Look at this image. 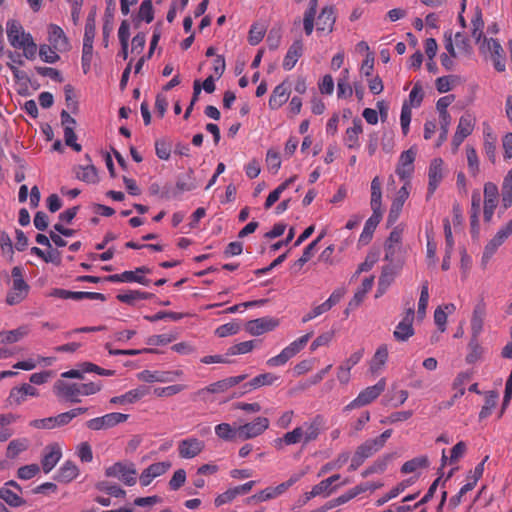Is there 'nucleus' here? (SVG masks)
<instances>
[{"instance_id":"obj_1","label":"nucleus","mask_w":512,"mask_h":512,"mask_svg":"<svg viewBox=\"0 0 512 512\" xmlns=\"http://www.w3.org/2000/svg\"><path fill=\"white\" fill-rule=\"evenodd\" d=\"M7 38L11 46L22 50L23 56L28 60H34L38 47L30 33L25 32L20 22L10 20L6 24Z\"/></svg>"},{"instance_id":"obj_2","label":"nucleus","mask_w":512,"mask_h":512,"mask_svg":"<svg viewBox=\"0 0 512 512\" xmlns=\"http://www.w3.org/2000/svg\"><path fill=\"white\" fill-rule=\"evenodd\" d=\"M102 388L100 382L89 383H69L58 380L53 387L55 395L71 403H79L80 396H89L96 394Z\"/></svg>"},{"instance_id":"obj_3","label":"nucleus","mask_w":512,"mask_h":512,"mask_svg":"<svg viewBox=\"0 0 512 512\" xmlns=\"http://www.w3.org/2000/svg\"><path fill=\"white\" fill-rule=\"evenodd\" d=\"M30 286L24 280L23 269L15 266L11 271V288L6 296L8 305H17L21 303L29 294Z\"/></svg>"},{"instance_id":"obj_4","label":"nucleus","mask_w":512,"mask_h":512,"mask_svg":"<svg viewBox=\"0 0 512 512\" xmlns=\"http://www.w3.org/2000/svg\"><path fill=\"white\" fill-rule=\"evenodd\" d=\"M385 389L386 380L385 378H381L375 385L363 389L355 399H353L343 408V412L347 413L353 409L369 405L375 401L384 392Z\"/></svg>"},{"instance_id":"obj_5","label":"nucleus","mask_w":512,"mask_h":512,"mask_svg":"<svg viewBox=\"0 0 512 512\" xmlns=\"http://www.w3.org/2000/svg\"><path fill=\"white\" fill-rule=\"evenodd\" d=\"M313 332L307 333L291 342L278 355L267 360L269 367H278L285 365L291 358L297 355L308 343Z\"/></svg>"},{"instance_id":"obj_6","label":"nucleus","mask_w":512,"mask_h":512,"mask_svg":"<svg viewBox=\"0 0 512 512\" xmlns=\"http://www.w3.org/2000/svg\"><path fill=\"white\" fill-rule=\"evenodd\" d=\"M105 475L118 478L127 486H133L137 481V472L132 463L116 462L105 469Z\"/></svg>"},{"instance_id":"obj_7","label":"nucleus","mask_w":512,"mask_h":512,"mask_svg":"<svg viewBox=\"0 0 512 512\" xmlns=\"http://www.w3.org/2000/svg\"><path fill=\"white\" fill-rule=\"evenodd\" d=\"M128 417L129 415L127 414L112 412L105 414L101 417H96L88 420L86 422V427L94 431L109 429L120 423L125 422L128 419Z\"/></svg>"},{"instance_id":"obj_8","label":"nucleus","mask_w":512,"mask_h":512,"mask_svg":"<svg viewBox=\"0 0 512 512\" xmlns=\"http://www.w3.org/2000/svg\"><path fill=\"white\" fill-rule=\"evenodd\" d=\"M205 449V442L197 437L191 436L178 442V455L182 459H193L200 455Z\"/></svg>"},{"instance_id":"obj_9","label":"nucleus","mask_w":512,"mask_h":512,"mask_svg":"<svg viewBox=\"0 0 512 512\" xmlns=\"http://www.w3.org/2000/svg\"><path fill=\"white\" fill-rule=\"evenodd\" d=\"M415 312L413 307L406 309L402 320L397 324L393 331V337L398 342H406L411 338L415 331L413 328V321Z\"/></svg>"},{"instance_id":"obj_10","label":"nucleus","mask_w":512,"mask_h":512,"mask_svg":"<svg viewBox=\"0 0 512 512\" xmlns=\"http://www.w3.org/2000/svg\"><path fill=\"white\" fill-rule=\"evenodd\" d=\"M474 126L475 118L471 114L465 113L460 117L451 143L454 151H456L463 141L472 134Z\"/></svg>"},{"instance_id":"obj_11","label":"nucleus","mask_w":512,"mask_h":512,"mask_svg":"<svg viewBox=\"0 0 512 512\" xmlns=\"http://www.w3.org/2000/svg\"><path fill=\"white\" fill-rule=\"evenodd\" d=\"M482 48L490 53L495 70L504 72L506 69L505 52L500 42L493 38H484Z\"/></svg>"},{"instance_id":"obj_12","label":"nucleus","mask_w":512,"mask_h":512,"mask_svg":"<svg viewBox=\"0 0 512 512\" xmlns=\"http://www.w3.org/2000/svg\"><path fill=\"white\" fill-rule=\"evenodd\" d=\"M512 233V219L502 228L498 230L496 235L485 246L482 261L488 262L497 249L505 242Z\"/></svg>"},{"instance_id":"obj_13","label":"nucleus","mask_w":512,"mask_h":512,"mask_svg":"<svg viewBox=\"0 0 512 512\" xmlns=\"http://www.w3.org/2000/svg\"><path fill=\"white\" fill-rule=\"evenodd\" d=\"M270 422L266 417H257L252 422L239 425L240 440H248L260 436L269 428Z\"/></svg>"},{"instance_id":"obj_14","label":"nucleus","mask_w":512,"mask_h":512,"mask_svg":"<svg viewBox=\"0 0 512 512\" xmlns=\"http://www.w3.org/2000/svg\"><path fill=\"white\" fill-rule=\"evenodd\" d=\"M499 199V190L498 187L492 183L487 182L484 184V208H483V214H484V220L486 222H490L495 208L497 207Z\"/></svg>"},{"instance_id":"obj_15","label":"nucleus","mask_w":512,"mask_h":512,"mask_svg":"<svg viewBox=\"0 0 512 512\" xmlns=\"http://www.w3.org/2000/svg\"><path fill=\"white\" fill-rule=\"evenodd\" d=\"M444 162L441 158H434L428 169L427 198H430L444 178Z\"/></svg>"},{"instance_id":"obj_16","label":"nucleus","mask_w":512,"mask_h":512,"mask_svg":"<svg viewBox=\"0 0 512 512\" xmlns=\"http://www.w3.org/2000/svg\"><path fill=\"white\" fill-rule=\"evenodd\" d=\"M415 157L416 151L413 148H410L401 153L398 165L396 167V174L399 176L401 180L409 182V179L411 178L414 172Z\"/></svg>"},{"instance_id":"obj_17","label":"nucleus","mask_w":512,"mask_h":512,"mask_svg":"<svg viewBox=\"0 0 512 512\" xmlns=\"http://www.w3.org/2000/svg\"><path fill=\"white\" fill-rule=\"evenodd\" d=\"M279 325V321L272 317H261L250 320L245 325V330L253 335L259 336L266 332L272 331Z\"/></svg>"},{"instance_id":"obj_18","label":"nucleus","mask_w":512,"mask_h":512,"mask_svg":"<svg viewBox=\"0 0 512 512\" xmlns=\"http://www.w3.org/2000/svg\"><path fill=\"white\" fill-rule=\"evenodd\" d=\"M325 420L321 415H316L309 421L300 426L304 437V445L317 440L322 430L324 429Z\"/></svg>"},{"instance_id":"obj_19","label":"nucleus","mask_w":512,"mask_h":512,"mask_svg":"<svg viewBox=\"0 0 512 512\" xmlns=\"http://www.w3.org/2000/svg\"><path fill=\"white\" fill-rule=\"evenodd\" d=\"M171 466L172 464L170 461L156 462L149 465L140 474V484L143 487L150 485L155 478L164 475L171 468Z\"/></svg>"},{"instance_id":"obj_20","label":"nucleus","mask_w":512,"mask_h":512,"mask_svg":"<svg viewBox=\"0 0 512 512\" xmlns=\"http://www.w3.org/2000/svg\"><path fill=\"white\" fill-rule=\"evenodd\" d=\"M21 494L22 488L13 480L6 482L5 486L2 487V500L10 506L19 507L25 503Z\"/></svg>"},{"instance_id":"obj_21","label":"nucleus","mask_w":512,"mask_h":512,"mask_svg":"<svg viewBox=\"0 0 512 512\" xmlns=\"http://www.w3.org/2000/svg\"><path fill=\"white\" fill-rule=\"evenodd\" d=\"M410 182H405L404 185L398 190L396 198L391 204V208L388 215V223L393 224L399 218L401 210L405 201L408 199L410 191Z\"/></svg>"},{"instance_id":"obj_22","label":"nucleus","mask_w":512,"mask_h":512,"mask_svg":"<svg viewBox=\"0 0 512 512\" xmlns=\"http://www.w3.org/2000/svg\"><path fill=\"white\" fill-rule=\"evenodd\" d=\"M48 41L59 52L67 51L70 48L68 38L63 29L56 24L48 26Z\"/></svg>"},{"instance_id":"obj_23","label":"nucleus","mask_w":512,"mask_h":512,"mask_svg":"<svg viewBox=\"0 0 512 512\" xmlns=\"http://www.w3.org/2000/svg\"><path fill=\"white\" fill-rule=\"evenodd\" d=\"M61 457L62 452L57 444L47 446L41 459V467L43 471L46 474L49 473L57 465Z\"/></svg>"},{"instance_id":"obj_24","label":"nucleus","mask_w":512,"mask_h":512,"mask_svg":"<svg viewBox=\"0 0 512 512\" xmlns=\"http://www.w3.org/2000/svg\"><path fill=\"white\" fill-rule=\"evenodd\" d=\"M352 123V127L346 129L343 141L347 148L359 149V137L363 133L362 121L359 118H355Z\"/></svg>"},{"instance_id":"obj_25","label":"nucleus","mask_w":512,"mask_h":512,"mask_svg":"<svg viewBox=\"0 0 512 512\" xmlns=\"http://www.w3.org/2000/svg\"><path fill=\"white\" fill-rule=\"evenodd\" d=\"M69 424L68 415L60 413L57 416L47 417L43 419H35L30 422V426L37 429H53Z\"/></svg>"},{"instance_id":"obj_26","label":"nucleus","mask_w":512,"mask_h":512,"mask_svg":"<svg viewBox=\"0 0 512 512\" xmlns=\"http://www.w3.org/2000/svg\"><path fill=\"white\" fill-rule=\"evenodd\" d=\"M290 95V87L286 82H282L277 85L269 98V107L272 110L279 109L283 104H285Z\"/></svg>"},{"instance_id":"obj_27","label":"nucleus","mask_w":512,"mask_h":512,"mask_svg":"<svg viewBox=\"0 0 512 512\" xmlns=\"http://www.w3.org/2000/svg\"><path fill=\"white\" fill-rule=\"evenodd\" d=\"M481 211V194L478 189L472 192L471 196V209H470V224L471 233L473 236L479 233V215Z\"/></svg>"},{"instance_id":"obj_28","label":"nucleus","mask_w":512,"mask_h":512,"mask_svg":"<svg viewBox=\"0 0 512 512\" xmlns=\"http://www.w3.org/2000/svg\"><path fill=\"white\" fill-rule=\"evenodd\" d=\"M486 315V304L483 300L479 301L474 309L471 318V331L473 337H478L483 329L484 318Z\"/></svg>"},{"instance_id":"obj_29","label":"nucleus","mask_w":512,"mask_h":512,"mask_svg":"<svg viewBox=\"0 0 512 512\" xmlns=\"http://www.w3.org/2000/svg\"><path fill=\"white\" fill-rule=\"evenodd\" d=\"M303 54V43L301 40H295L291 46L289 47L285 57H284V60H283V69L286 70V71H290L292 70L298 59L302 56Z\"/></svg>"},{"instance_id":"obj_30","label":"nucleus","mask_w":512,"mask_h":512,"mask_svg":"<svg viewBox=\"0 0 512 512\" xmlns=\"http://www.w3.org/2000/svg\"><path fill=\"white\" fill-rule=\"evenodd\" d=\"M247 375H238L233 377H228L226 379L219 380L217 382H214L207 386L205 388L206 391L210 393H223L226 392L228 389L238 385L242 381L246 379Z\"/></svg>"},{"instance_id":"obj_31","label":"nucleus","mask_w":512,"mask_h":512,"mask_svg":"<svg viewBox=\"0 0 512 512\" xmlns=\"http://www.w3.org/2000/svg\"><path fill=\"white\" fill-rule=\"evenodd\" d=\"M146 394L147 389L145 387H138L136 389L129 390L123 395L112 397L110 399V403L115 405L133 404L143 398Z\"/></svg>"},{"instance_id":"obj_32","label":"nucleus","mask_w":512,"mask_h":512,"mask_svg":"<svg viewBox=\"0 0 512 512\" xmlns=\"http://www.w3.org/2000/svg\"><path fill=\"white\" fill-rule=\"evenodd\" d=\"M336 17L332 7H324L317 17L316 28L317 31L331 32L335 23Z\"/></svg>"},{"instance_id":"obj_33","label":"nucleus","mask_w":512,"mask_h":512,"mask_svg":"<svg viewBox=\"0 0 512 512\" xmlns=\"http://www.w3.org/2000/svg\"><path fill=\"white\" fill-rule=\"evenodd\" d=\"M381 219H382V213H378V212L372 213V215L365 222L363 231L359 237L360 243L366 245L371 241L373 233L376 230Z\"/></svg>"},{"instance_id":"obj_34","label":"nucleus","mask_w":512,"mask_h":512,"mask_svg":"<svg viewBox=\"0 0 512 512\" xmlns=\"http://www.w3.org/2000/svg\"><path fill=\"white\" fill-rule=\"evenodd\" d=\"M10 59L11 63H8L7 65L11 69L14 78L19 84L27 87L28 83L30 82V78L25 71L19 69V66L24 64L21 56L19 54L16 56L10 55Z\"/></svg>"},{"instance_id":"obj_35","label":"nucleus","mask_w":512,"mask_h":512,"mask_svg":"<svg viewBox=\"0 0 512 512\" xmlns=\"http://www.w3.org/2000/svg\"><path fill=\"white\" fill-rule=\"evenodd\" d=\"M150 272V269L142 266L136 268L134 271H124L123 272V278L124 283H139L144 286H149L151 283V280L146 278L144 274H147Z\"/></svg>"},{"instance_id":"obj_36","label":"nucleus","mask_w":512,"mask_h":512,"mask_svg":"<svg viewBox=\"0 0 512 512\" xmlns=\"http://www.w3.org/2000/svg\"><path fill=\"white\" fill-rule=\"evenodd\" d=\"M216 436L224 441H234L240 439L239 426L234 427L229 423H220L214 428Z\"/></svg>"},{"instance_id":"obj_37","label":"nucleus","mask_w":512,"mask_h":512,"mask_svg":"<svg viewBox=\"0 0 512 512\" xmlns=\"http://www.w3.org/2000/svg\"><path fill=\"white\" fill-rule=\"evenodd\" d=\"M30 445V441L26 437L17 438L9 442L6 448V458L15 459L22 452L26 451Z\"/></svg>"},{"instance_id":"obj_38","label":"nucleus","mask_w":512,"mask_h":512,"mask_svg":"<svg viewBox=\"0 0 512 512\" xmlns=\"http://www.w3.org/2000/svg\"><path fill=\"white\" fill-rule=\"evenodd\" d=\"M388 360V347L385 344L380 345L370 361V371L373 374L378 373Z\"/></svg>"},{"instance_id":"obj_39","label":"nucleus","mask_w":512,"mask_h":512,"mask_svg":"<svg viewBox=\"0 0 512 512\" xmlns=\"http://www.w3.org/2000/svg\"><path fill=\"white\" fill-rule=\"evenodd\" d=\"M402 241V230H400L398 227L394 228L385 244V258L386 259H393V256L396 252V250L399 248Z\"/></svg>"},{"instance_id":"obj_40","label":"nucleus","mask_w":512,"mask_h":512,"mask_svg":"<svg viewBox=\"0 0 512 512\" xmlns=\"http://www.w3.org/2000/svg\"><path fill=\"white\" fill-rule=\"evenodd\" d=\"M154 295L152 293L140 291V290H129L125 293L118 294L116 296L117 300L128 304V305H135L137 301L140 300H147L152 298Z\"/></svg>"},{"instance_id":"obj_41","label":"nucleus","mask_w":512,"mask_h":512,"mask_svg":"<svg viewBox=\"0 0 512 512\" xmlns=\"http://www.w3.org/2000/svg\"><path fill=\"white\" fill-rule=\"evenodd\" d=\"M382 191L381 181L378 176H375L371 181V209L373 212L382 213L381 210Z\"/></svg>"},{"instance_id":"obj_42","label":"nucleus","mask_w":512,"mask_h":512,"mask_svg":"<svg viewBox=\"0 0 512 512\" xmlns=\"http://www.w3.org/2000/svg\"><path fill=\"white\" fill-rule=\"evenodd\" d=\"M137 377L140 381L147 382V383L171 382V378L169 377V374L166 371L143 370L140 373H138Z\"/></svg>"},{"instance_id":"obj_43","label":"nucleus","mask_w":512,"mask_h":512,"mask_svg":"<svg viewBox=\"0 0 512 512\" xmlns=\"http://www.w3.org/2000/svg\"><path fill=\"white\" fill-rule=\"evenodd\" d=\"M465 150L468 172L471 177L476 178L480 173V160L477 151L473 146L470 145H467Z\"/></svg>"},{"instance_id":"obj_44","label":"nucleus","mask_w":512,"mask_h":512,"mask_svg":"<svg viewBox=\"0 0 512 512\" xmlns=\"http://www.w3.org/2000/svg\"><path fill=\"white\" fill-rule=\"evenodd\" d=\"M278 380H279V376H277L273 373H270V372H266V373L259 374V375L255 376L244 386L245 387L249 386L250 390L257 389L262 386H271Z\"/></svg>"},{"instance_id":"obj_45","label":"nucleus","mask_w":512,"mask_h":512,"mask_svg":"<svg viewBox=\"0 0 512 512\" xmlns=\"http://www.w3.org/2000/svg\"><path fill=\"white\" fill-rule=\"evenodd\" d=\"M79 474V469L75 463L66 461L58 470L56 479L60 482H70Z\"/></svg>"},{"instance_id":"obj_46","label":"nucleus","mask_w":512,"mask_h":512,"mask_svg":"<svg viewBox=\"0 0 512 512\" xmlns=\"http://www.w3.org/2000/svg\"><path fill=\"white\" fill-rule=\"evenodd\" d=\"M296 180V176H292L281 183L277 188L271 191L265 201V209L272 207L280 198L281 194Z\"/></svg>"},{"instance_id":"obj_47","label":"nucleus","mask_w":512,"mask_h":512,"mask_svg":"<svg viewBox=\"0 0 512 512\" xmlns=\"http://www.w3.org/2000/svg\"><path fill=\"white\" fill-rule=\"evenodd\" d=\"M318 0H310L309 7L304 13L303 26L306 35H311L314 29V20L317 12Z\"/></svg>"},{"instance_id":"obj_48","label":"nucleus","mask_w":512,"mask_h":512,"mask_svg":"<svg viewBox=\"0 0 512 512\" xmlns=\"http://www.w3.org/2000/svg\"><path fill=\"white\" fill-rule=\"evenodd\" d=\"M383 447L378 443V441L373 439H368L359 445L356 449V452L363 458L367 459L373 456L376 452L381 450Z\"/></svg>"},{"instance_id":"obj_49","label":"nucleus","mask_w":512,"mask_h":512,"mask_svg":"<svg viewBox=\"0 0 512 512\" xmlns=\"http://www.w3.org/2000/svg\"><path fill=\"white\" fill-rule=\"evenodd\" d=\"M502 205L505 209L512 205V169L508 171L502 183Z\"/></svg>"},{"instance_id":"obj_50","label":"nucleus","mask_w":512,"mask_h":512,"mask_svg":"<svg viewBox=\"0 0 512 512\" xmlns=\"http://www.w3.org/2000/svg\"><path fill=\"white\" fill-rule=\"evenodd\" d=\"M429 461L426 456L416 457L409 461H406L402 467V473L408 474L415 472L418 468L428 467Z\"/></svg>"},{"instance_id":"obj_51","label":"nucleus","mask_w":512,"mask_h":512,"mask_svg":"<svg viewBox=\"0 0 512 512\" xmlns=\"http://www.w3.org/2000/svg\"><path fill=\"white\" fill-rule=\"evenodd\" d=\"M277 494L274 487H267L258 493L247 498V503H261L277 498Z\"/></svg>"},{"instance_id":"obj_52","label":"nucleus","mask_w":512,"mask_h":512,"mask_svg":"<svg viewBox=\"0 0 512 512\" xmlns=\"http://www.w3.org/2000/svg\"><path fill=\"white\" fill-rule=\"evenodd\" d=\"M29 333L27 326H21L17 329L2 332V342L15 343L24 338Z\"/></svg>"},{"instance_id":"obj_53","label":"nucleus","mask_w":512,"mask_h":512,"mask_svg":"<svg viewBox=\"0 0 512 512\" xmlns=\"http://www.w3.org/2000/svg\"><path fill=\"white\" fill-rule=\"evenodd\" d=\"M76 177L86 183H95L97 181V172L93 165L79 166L76 171Z\"/></svg>"},{"instance_id":"obj_54","label":"nucleus","mask_w":512,"mask_h":512,"mask_svg":"<svg viewBox=\"0 0 512 512\" xmlns=\"http://www.w3.org/2000/svg\"><path fill=\"white\" fill-rule=\"evenodd\" d=\"M96 488L99 491L106 492L107 494L116 498H124L126 496V491L124 489L116 484H111L106 481L97 483Z\"/></svg>"},{"instance_id":"obj_55","label":"nucleus","mask_w":512,"mask_h":512,"mask_svg":"<svg viewBox=\"0 0 512 512\" xmlns=\"http://www.w3.org/2000/svg\"><path fill=\"white\" fill-rule=\"evenodd\" d=\"M428 301H429V284L427 281H425L421 286V293H420V298H419V302H418L417 316L420 319H423L426 315Z\"/></svg>"},{"instance_id":"obj_56","label":"nucleus","mask_w":512,"mask_h":512,"mask_svg":"<svg viewBox=\"0 0 512 512\" xmlns=\"http://www.w3.org/2000/svg\"><path fill=\"white\" fill-rule=\"evenodd\" d=\"M58 50H55L52 45L43 44L39 47V56L42 61L46 63H55L60 57L58 55Z\"/></svg>"},{"instance_id":"obj_57","label":"nucleus","mask_w":512,"mask_h":512,"mask_svg":"<svg viewBox=\"0 0 512 512\" xmlns=\"http://www.w3.org/2000/svg\"><path fill=\"white\" fill-rule=\"evenodd\" d=\"M423 97L424 93L422 85L419 82H416L409 93L408 100H406L405 102H408V105L411 109L412 107L417 108L421 105Z\"/></svg>"},{"instance_id":"obj_58","label":"nucleus","mask_w":512,"mask_h":512,"mask_svg":"<svg viewBox=\"0 0 512 512\" xmlns=\"http://www.w3.org/2000/svg\"><path fill=\"white\" fill-rule=\"evenodd\" d=\"M370 412L363 411L355 420L350 423V434L357 435L361 432L366 424L370 421Z\"/></svg>"},{"instance_id":"obj_59","label":"nucleus","mask_w":512,"mask_h":512,"mask_svg":"<svg viewBox=\"0 0 512 512\" xmlns=\"http://www.w3.org/2000/svg\"><path fill=\"white\" fill-rule=\"evenodd\" d=\"M193 172L190 171L188 174L179 177V179L176 182V189L179 192H188L194 190L197 185L195 182V179L192 176Z\"/></svg>"},{"instance_id":"obj_60","label":"nucleus","mask_w":512,"mask_h":512,"mask_svg":"<svg viewBox=\"0 0 512 512\" xmlns=\"http://www.w3.org/2000/svg\"><path fill=\"white\" fill-rule=\"evenodd\" d=\"M242 495L238 486L227 489L215 498V505L222 506L232 502L237 496Z\"/></svg>"},{"instance_id":"obj_61","label":"nucleus","mask_w":512,"mask_h":512,"mask_svg":"<svg viewBox=\"0 0 512 512\" xmlns=\"http://www.w3.org/2000/svg\"><path fill=\"white\" fill-rule=\"evenodd\" d=\"M254 348V341H244L237 343L235 345H232L228 348L226 355L227 356H234V355H240V354H246L253 350Z\"/></svg>"},{"instance_id":"obj_62","label":"nucleus","mask_w":512,"mask_h":512,"mask_svg":"<svg viewBox=\"0 0 512 512\" xmlns=\"http://www.w3.org/2000/svg\"><path fill=\"white\" fill-rule=\"evenodd\" d=\"M239 330H240L239 323L232 321V322L225 323V324L217 327L215 330V334L218 337L223 338V337L235 335L239 332Z\"/></svg>"},{"instance_id":"obj_63","label":"nucleus","mask_w":512,"mask_h":512,"mask_svg":"<svg viewBox=\"0 0 512 512\" xmlns=\"http://www.w3.org/2000/svg\"><path fill=\"white\" fill-rule=\"evenodd\" d=\"M497 399L498 395L494 392H491L489 395L486 396L485 404L483 405L479 413V418L481 420L487 418L491 414L492 410L495 408L497 404Z\"/></svg>"},{"instance_id":"obj_64","label":"nucleus","mask_w":512,"mask_h":512,"mask_svg":"<svg viewBox=\"0 0 512 512\" xmlns=\"http://www.w3.org/2000/svg\"><path fill=\"white\" fill-rule=\"evenodd\" d=\"M265 35V28L262 25L254 24L251 26L248 35V41L251 45L259 44Z\"/></svg>"}]
</instances>
